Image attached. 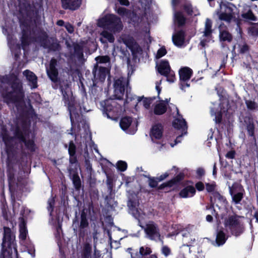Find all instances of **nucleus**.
<instances>
[{"label": "nucleus", "instance_id": "obj_1", "mask_svg": "<svg viewBox=\"0 0 258 258\" xmlns=\"http://www.w3.org/2000/svg\"><path fill=\"white\" fill-rule=\"evenodd\" d=\"M97 25L113 32H118L122 28L120 19L113 15H107L100 18L98 20Z\"/></svg>", "mask_w": 258, "mask_h": 258}, {"label": "nucleus", "instance_id": "obj_2", "mask_svg": "<svg viewBox=\"0 0 258 258\" xmlns=\"http://www.w3.org/2000/svg\"><path fill=\"white\" fill-rule=\"evenodd\" d=\"M220 8V11L217 13L219 19L226 22H230L234 15V6L230 3H221Z\"/></svg>", "mask_w": 258, "mask_h": 258}, {"label": "nucleus", "instance_id": "obj_3", "mask_svg": "<svg viewBox=\"0 0 258 258\" xmlns=\"http://www.w3.org/2000/svg\"><path fill=\"white\" fill-rule=\"evenodd\" d=\"M15 236L12 233L9 228L4 227V233L2 246L3 250H7V248L10 249L12 252V249L15 252H17V249L15 243Z\"/></svg>", "mask_w": 258, "mask_h": 258}, {"label": "nucleus", "instance_id": "obj_4", "mask_svg": "<svg viewBox=\"0 0 258 258\" xmlns=\"http://www.w3.org/2000/svg\"><path fill=\"white\" fill-rule=\"evenodd\" d=\"M128 81L124 78L116 80L114 83V97L116 99L122 98L125 88H127Z\"/></svg>", "mask_w": 258, "mask_h": 258}, {"label": "nucleus", "instance_id": "obj_5", "mask_svg": "<svg viewBox=\"0 0 258 258\" xmlns=\"http://www.w3.org/2000/svg\"><path fill=\"white\" fill-rule=\"evenodd\" d=\"M193 228V227H188L186 229L182 231V236L184 237L183 239V242H185V244H183L180 247V251H183L184 248H185L186 250L190 252L189 246L195 241V239L192 238V236L191 233H189V231Z\"/></svg>", "mask_w": 258, "mask_h": 258}, {"label": "nucleus", "instance_id": "obj_6", "mask_svg": "<svg viewBox=\"0 0 258 258\" xmlns=\"http://www.w3.org/2000/svg\"><path fill=\"white\" fill-rule=\"evenodd\" d=\"M230 193L232 198V201L235 204L239 203L243 198L244 190L241 186L239 184H233L229 187Z\"/></svg>", "mask_w": 258, "mask_h": 258}, {"label": "nucleus", "instance_id": "obj_7", "mask_svg": "<svg viewBox=\"0 0 258 258\" xmlns=\"http://www.w3.org/2000/svg\"><path fill=\"white\" fill-rule=\"evenodd\" d=\"M144 230L147 236L151 239H156L160 237L159 230L153 222H150L147 224Z\"/></svg>", "mask_w": 258, "mask_h": 258}, {"label": "nucleus", "instance_id": "obj_8", "mask_svg": "<svg viewBox=\"0 0 258 258\" xmlns=\"http://www.w3.org/2000/svg\"><path fill=\"white\" fill-rule=\"evenodd\" d=\"M172 107H173V110L176 113V116H175V118L173 122V126L177 129L181 130L183 132H184L187 128L185 120L179 114L177 108L174 105H172Z\"/></svg>", "mask_w": 258, "mask_h": 258}, {"label": "nucleus", "instance_id": "obj_9", "mask_svg": "<svg viewBox=\"0 0 258 258\" xmlns=\"http://www.w3.org/2000/svg\"><path fill=\"white\" fill-rule=\"evenodd\" d=\"M191 74V70L188 67H184L179 71L180 80L182 82L180 87L182 90L184 88L185 86L187 87L189 86V85L187 83H185V82L190 78Z\"/></svg>", "mask_w": 258, "mask_h": 258}, {"label": "nucleus", "instance_id": "obj_10", "mask_svg": "<svg viewBox=\"0 0 258 258\" xmlns=\"http://www.w3.org/2000/svg\"><path fill=\"white\" fill-rule=\"evenodd\" d=\"M212 21L210 19L207 18L205 22L204 30L203 31V36L206 37L207 40H205V39L203 38L201 41V45L203 47L206 46V42L207 41H209L211 40V34L212 32Z\"/></svg>", "mask_w": 258, "mask_h": 258}, {"label": "nucleus", "instance_id": "obj_11", "mask_svg": "<svg viewBox=\"0 0 258 258\" xmlns=\"http://www.w3.org/2000/svg\"><path fill=\"white\" fill-rule=\"evenodd\" d=\"M163 127L160 123H156L153 125L150 131V137L153 141L160 139L163 135Z\"/></svg>", "mask_w": 258, "mask_h": 258}, {"label": "nucleus", "instance_id": "obj_12", "mask_svg": "<svg viewBox=\"0 0 258 258\" xmlns=\"http://www.w3.org/2000/svg\"><path fill=\"white\" fill-rule=\"evenodd\" d=\"M225 226L233 232L235 229L240 227V222L236 216H230L225 221Z\"/></svg>", "mask_w": 258, "mask_h": 258}, {"label": "nucleus", "instance_id": "obj_13", "mask_svg": "<svg viewBox=\"0 0 258 258\" xmlns=\"http://www.w3.org/2000/svg\"><path fill=\"white\" fill-rule=\"evenodd\" d=\"M56 65V60L55 59H52L50 61L49 68L47 69V74L53 82H56L57 79L58 73L55 69Z\"/></svg>", "mask_w": 258, "mask_h": 258}, {"label": "nucleus", "instance_id": "obj_14", "mask_svg": "<svg viewBox=\"0 0 258 258\" xmlns=\"http://www.w3.org/2000/svg\"><path fill=\"white\" fill-rule=\"evenodd\" d=\"M62 7L66 9L75 10L79 8L81 4V0H61Z\"/></svg>", "mask_w": 258, "mask_h": 258}, {"label": "nucleus", "instance_id": "obj_15", "mask_svg": "<svg viewBox=\"0 0 258 258\" xmlns=\"http://www.w3.org/2000/svg\"><path fill=\"white\" fill-rule=\"evenodd\" d=\"M168 102L167 99L165 100H158L155 103L154 109V113L156 114L160 115L163 114L166 110V105Z\"/></svg>", "mask_w": 258, "mask_h": 258}, {"label": "nucleus", "instance_id": "obj_16", "mask_svg": "<svg viewBox=\"0 0 258 258\" xmlns=\"http://www.w3.org/2000/svg\"><path fill=\"white\" fill-rule=\"evenodd\" d=\"M172 41L176 46H182L184 42V33L182 31L175 33L172 35Z\"/></svg>", "mask_w": 258, "mask_h": 258}, {"label": "nucleus", "instance_id": "obj_17", "mask_svg": "<svg viewBox=\"0 0 258 258\" xmlns=\"http://www.w3.org/2000/svg\"><path fill=\"white\" fill-rule=\"evenodd\" d=\"M123 42L126 46L131 49L134 53L138 52L141 50L140 47L132 37H128L127 39H123Z\"/></svg>", "mask_w": 258, "mask_h": 258}, {"label": "nucleus", "instance_id": "obj_18", "mask_svg": "<svg viewBox=\"0 0 258 258\" xmlns=\"http://www.w3.org/2000/svg\"><path fill=\"white\" fill-rule=\"evenodd\" d=\"M195 193L196 189L194 186H187L180 191L179 196L182 198H187L192 197Z\"/></svg>", "mask_w": 258, "mask_h": 258}, {"label": "nucleus", "instance_id": "obj_19", "mask_svg": "<svg viewBox=\"0 0 258 258\" xmlns=\"http://www.w3.org/2000/svg\"><path fill=\"white\" fill-rule=\"evenodd\" d=\"M23 74L26 76L28 81L30 83L31 86L33 88L37 87V77L35 74L29 71H25L24 72Z\"/></svg>", "mask_w": 258, "mask_h": 258}, {"label": "nucleus", "instance_id": "obj_20", "mask_svg": "<svg viewBox=\"0 0 258 258\" xmlns=\"http://www.w3.org/2000/svg\"><path fill=\"white\" fill-rule=\"evenodd\" d=\"M158 70L161 75L167 76L171 71L168 62L165 60L161 61L158 67Z\"/></svg>", "mask_w": 258, "mask_h": 258}, {"label": "nucleus", "instance_id": "obj_21", "mask_svg": "<svg viewBox=\"0 0 258 258\" xmlns=\"http://www.w3.org/2000/svg\"><path fill=\"white\" fill-rule=\"evenodd\" d=\"M158 99L155 97L153 98H138L139 102L142 104L146 108H149L150 105L155 104L158 102Z\"/></svg>", "mask_w": 258, "mask_h": 258}, {"label": "nucleus", "instance_id": "obj_22", "mask_svg": "<svg viewBox=\"0 0 258 258\" xmlns=\"http://www.w3.org/2000/svg\"><path fill=\"white\" fill-rule=\"evenodd\" d=\"M185 12L190 16H196L200 15V12L196 7H192L191 4L187 3L184 6Z\"/></svg>", "mask_w": 258, "mask_h": 258}, {"label": "nucleus", "instance_id": "obj_23", "mask_svg": "<svg viewBox=\"0 0 258 258\" xmlns=\"http://www.w3.org/2000/svg\"><path fill=\"white\" fill-rule=\"evenodd\" d=\"M219 106L218 104H214V106L211 108V113L212 116H215V121L216 122H220L221 119V112L217 109Z\"/></svg>", "mask_w": 258, "mask_h": 258}, {"label": "nucleus", "instance_id": "obj_24", "mask_svg": "<svg viewBox=\"0 0 258 258\" xmlns=\"http://www.w3.org/2000/svg\"><path fill=\"white\" fill-rule=\"evenodd\" d=\"M20 228V238L22 240L26 238L27 235V230L26 228L25 223L23 218L21 219L20 223L19 224Z\"/></svg>", "mask_w": 258, "mask_h": 258}, {"label": "nucleus", "instance_id": "obj_25", "mask_svg": "<svg viewBox=\"0 0 258 258\" xmlns=\"http://www.w3.org/2000/svg\"><path fill=\"white\" fill-rule=\"evenodd\" d=\"M132 119L128 117H124L120 121V126L123 131H126L131 126Z\"/></svg>", "mask_w": 258, "mask_h": 258}, {"label": "nucleus", "instance_id": "obj_26", "mask_svg": "<svg viewBox=\"0 0 258 258\" xmlns=\"http://www.w3.org/2000/svg\"><path fill=\"white\" fill-rule=\"evenodd\" d=\"M69 153L70 156V162L73 163L75 162V159L74 156L76 153V146L73 142H71L69 144Z\"/></svg>", "mask_w": 258, "mask_h": 258}, {"label": "nucleus", "instance_id": "obj_27", "mask_svg": "<svg viewBox=\"0 0 258 258\" xmlns=\"http://www.w3.org/2000/svg\"><path fill=\"white\" fill-rule=\"evenodd\" d=\"M128 206L130 209L131 212L136 218L140 219L142 218L141 214L139 211L138 209L136 206L132 205V203L130 201L128 203Z\"/></svg>", "mask_w": 258, "mask_h": 258}, {"label": "nucleus", "instance_id": "obj_28", "mask_svg": "<svg viewBox=\"0 0 258 258\" xmlns=\"http://www.w3.org/2000/svg\"><path fill=\"white\" fill-rule=\"evenodd\" d=\"M226 241L225 234L222 231L218 232L216 237V243L218 246L223 245Z\"/></svg>", "mask_w": 258, "mask_h": 258}, {"label": "nucleus", "instance_id": "obj_29", "mask_svg": "<svg viewBox=\"0 0 258 258\" xmlns=\"http://www.w3.org/2000/svg\"><path fill=\"white\" fill-rule=\"evenodd\" d=\"M177 172V169L175 167H173L172 169L161 175L158 178V181H162L166 178L170 174H174Z\"/></svg>", "mask_w": 258, "mask_h": 258}, {"label": "nucleus", "instance_id": "obj_30", "mask_svg": "<svg viewBox=\"0 0 258 258\" xmlns=\"http://www.w3.org/2000/svg\"><path fill=\"white\" fill-rule=\"evenodd\" d=\"M174 21L179 25H183L185 23V19L181 13L177 12L174 14Z\"/></svg>", "mask_w": 258, "mask_h": 258}, {"label": "nucleus", "instance_id": "obj_31", "mask_svg": "<svg viewBox=\"0 0 258 258\" xmlns=\"http://www.w3.org/2000/svg\"><path fill=\"white\" fill-rule=\"evenodd\" d=\"M101 35L102 37L100 38V41L104 43V41L103 40V38L106 39L108 41H109L110 42H112L114 41V37L113 35L107 32L106 31H103L101 33Z\"/></svg>", "mask_w": 258, "mask_h": 258}, {"label": "nucleus", "instance_id": "obj_32", "mask_svg": "<svg viewBox=\"0 0 258 258\" xmlns=\"http://www.w3.org/2000/svg\"><path fill=\"white\" fill-rule=\"evenodd\" d=\"M220 38L222 41H230L232 39L231 35L227 31H223L220 33Z\"/></svg>", "mask_w": 258, "mask_h": 258}, {"label": "nucleus", "instance_id": "obj_33", "mask_svg": "<svg viewBox=\"0 0 258 258\" xmlns=\"http://www.w3.org/2000/svg\"><path fill=\"white\" fill-rule=\"evenodd\" d=\"M140 253L142 255H146L152 252L151 248L148 246H144L140 248Z\"/></svg>", "mask_w": 258, "mask_h": 258}, {"label": "nucleus", "instance_id": "obj_34", "mask_svg": "<svg viewBox=\"0 0 258 258\" xmlns=\"http://www.w3.org/2000/svg\"><path fill=\"white\" fill-rule=\"evenodd\" d=\"M242 17L245 19L255 21L256 20L255 17L254 16L251 11H248L247 13L243 14L242 15Z\"/></svg>", "mask_w": 258, "mask_h": 258}, {"label": "nucleus", "instance_id": "obj_35", "mask_svg": "<svg viewBox=\"0 0 258 258\" xmlns=\"http://www.w3.org/2000/svg\"><path fill=\"white\" fill-rule=\"evenodd\" d=\"M88 223L86 218V215L84 213L81 214V220L80 222V227L84 228L88 226Z\"/></svg>", "mask_w": 258, "mask_h": 258}, {"label": "nucleus", "instance_id": "obj_36", "mask_svg": "<svg viewBox=\"0 0 258 258\" xmlns=\"http://www.w3.org/2000/svg\"><path fill=\"white\" fill-rule=\"evenodd\" d=\"M117 168L121 171H124L126 169L127 164L125 162L123 161H119L117 163Z\"/></svg>", "mask_w": 258, "mask_h": 258}, {"label": "nucleus", "instance_id": "obj_37", "mask_svg": "<svg viewBox=\"0 0 258 258\" xmlns=\"http://www.w3.org/2000/svg\"><path fill=\"white\" fill-rule=\"evenodd\" d=\"M16 137L22 140L23 142L25 143L26 145L28 146V147H31L32 145H33V142L32 141L27 143L25 141V138L23 136V135L18 132L16 135Z\"/></svg>", "mask_w": 258, "mask_h": 258}, {"label": "nucleus", "instance_id": "obj_38", "mask_svg": "<svg viewBox=\"0 0 258 258\" xmlns=\"http://www.w3.org/2000/svg\"><path fill=\"white\" fill-rule=\"evenodd\" d=\"M158 178H159L158 177H156V178H155V177L149 178L148 181H149V184L150 186H151L152 187H156L157 185L158 182L160 181H158Z\"/></svg>", "mask_w": 258, "mask_h": 258}, {"label": "nucleus", "instance_id": "obj_39", "mask_svg": "<svg viewBox=\"0 0 258 258\" xmlns=\"http://www.w3.org/2000/svg\"><path fill=\"white\" fill-rule=\"evenodd\" d=\"M92 248L91 246L89 244H86L84 247V254L85 257L88 258L90 255Z\"/></svg>", "mask_w": 258, "mask_h": 258}, {"label": "nucleus", "instance_id": "obj_40", "mask_svg": "<svg viewBox=\"0 0 258 258\" xmlns=\"http://www.w3.org/2000/svg\"><path fill=\"white\" fill-rule=\"evenodd\" d=\"M166 52H167L165 48H160L157 51V54L156 55V58H160V57L163 56L166 54Z\"/></svg>", "mask_w": 258, "mask_h": 258}, {"label": "nucleus", "instance_id": "obj_41", "mask_svg": "<svg viewBox=\"0 0 258 258\" xmlns=\"http://www.w3.org/2000/svg\"><path fill=\"white\" fill-rule=\"evenodd\" d=\"M96 60L100 63H106L109 61V58L107 56H98L96 58Z\"/></svg>", "mask_w": 258, "mask_h": 258}, {"label": "nucleus", "instance_id": "obj_42", "mask_svg": "<svg viewBox=\"0 0 258 258\" xmlns=\"http://www.w3.org/2000/svg\"><path fill=\"white\" fill-rule=\"evenodd\" d=\"M245 103L247 108L249 109H254L256 107V103L253 101L246 100Z\"/></svg>", "mask_w": 258, "mask_h": 258}, {"label": "nucleus", "instance_id": "obj_43", "mask_svg": "<svg viewBox=\"0 0 258 258\" xmlns=\"http://www.w3.org/2000/svg\"><path fill=\"white\" fill-rule=\"evenodd\" d=\"M114 104L115 102L112 100H107L105 102H104V105H106L105 109L106 110V111L109 112L111 110V108L109 106V104L112 105Z\"/></svg>", "mask_w": 258, "mask_h": 258}, {"label": "nucleus", "instance_id": "obj_44", "mask_svg": "<svg viewBox=\"0 0 258 258\" xmlns=\"http://www.w3.org/2000/svg\"><path fill=\"white\" fill-rule=\"evenodd\" d=\"M206 190L208 192H212L215 189V184L214 183H207L206 184Z\"/></svg>", "mask_w": 258, "mask_h": 258}, {"label": "nucleus", "instance_id": "obj_45", "mask_svg": "<svg viewBox=\"0 0 258 258\" xmlns=\"http://www.w3.org/2000/svg\"><path fill=\"white\" fill-rule=\"evenodd\" d=\"M167 77V81L172 83L175 80V77H174V74L173 72H171L170 71L169 73H168V74L167 75V76H166Z\"/></svg>", "mask_w": 258, "mask_h": 258}, {"label": "nucleus", "instance_id": "obj_46", "mask_svg": "<svg viewBox=\"0 0 258 258\" xmlns=\"http://www.w3.org/2000/svg\"><path fill=\"white\" fill-rule=\"evenodd\" d=\"M54 198H50L48 201V204L49 205L48 207V210L49 211L51 212L52 211L53 206L54 205Z\"/></svg>", "mask_w": 258, "mask_h": 258}, {"label": "nucleus", "instance_id": "obj_47", "mask_svg": "<svg viewBox=\"0 0 258 258\" xmlns=\"http://www.w3.org/2000/svg\"><path fill=\"white\" fill-rule=\"evenodd\" d=\"M162 252L165 256H167L170 254V249L167 246H164L162 248Z\"/></svg>", "mask_w": 258, "mask_h": 258}, {"label": "nucleus", "instance_id": "obj_48", "mask_svg": "<svg viewBox=\"0 0 258 258\" xmlns=\"http://www.w3.org/2000/svg\"><path fill=\"white\" fill-rule=\"evenodd\" d=\"M179 176H176L175 178L172 179L167 183L165 184V186H171L174 183L179 181L180 178L178 177Z\"/></svg>", "mask_w": 258, "mask_h": 258}, {"label": "nucleus", "instance_id": "obj_49", "mask_svg": "<svg viewBox=\"0 0 258 258\" xmlns=\"http://www.w3.org/2000/svg\"><path fill=\"white\" fill-rule=\"evenodd\" d=\"M196 187L199 191H202L204 190L205 186L203 182H198L196 184Z\"/></svg>", "mask_w": 258, "mask_h": 258}, {"label": "nucleus", "instance_id": "obj_50", "mask_svg": "<svg viewBox=\"0 0 258 258\" xmlns=\"http://www.w3.org/2000/svg\"><path fill=\"white\" fill-rule=\"evenodd\" d=\"M172 228H175V229H177V231H175V232L172 231L173 235H176V234H177L178 233V232L179 231V230L181 228V226L179 225L175 224V225H173L172 226Z\"/></svg>", "mask_w": 258, "mask_h": 258}, {"label": "nucleus", "instance_id": "obj_51", "mask_svg": "<svg viewBox=\"0 0 258 258\" xmlns=\"http://www.w3.org/2000/svg\"><path fill=\"white\" fill-rule=\"evenodd\" d=\"M161 84V80L159 81V82H157L156 83L155 88H156L157 91L158 92V95L159 94V93L161 91V88L160 87Z\"/></svg>", "mask_w": 258, "mask_h": 258}, {"label": "nucleus", "instance_id": "obj_52", "mask_svg": "<svg viewBox=\"0 0 258 258\" xmlns=\"http://www.w3.org/2000/svg\"><path fill=\"white\" fill-rule=\"evenodd\" d=\"M117 13L120 15H123L126 13V9L124 8H119L117 9Z\"/></svg>", "mask_w": 258, "mask_h": 258}, {"label": "nucleus", "instance_id": "obj_53", "mask_svg": "<svg viewBox=\"0 0 258 258\" xmlns=\"http://www.w3.org/2000/svg\"><path fill=\"white\" fill-rule=\"evenodd\" d=\"M65 27L69 32L72 33L74 31V28L70 24H66Z\"/></svg>", "mask_w": 258, "mask_h": 258}, {"label": "nucleus", "instance_id": "obj_54", "mask_svg": "<svg viewBox=\"0 0 258 258\" xmlns=\"http://www.w3.org/2000/svg\"><path fill=\"white\" fill-rule=\"evenodd\" d=\"M74 181L75 184V186L78 187L80 185V181H79V178L78 176H74Z\"/></svg>", "mask_w": 258, "mask_h": 258}, {"label": "nucleus", "instance_id": "obj_55", "mask_svg": "<svg viewBox=\"0 0 258 258\" xmlns=\"http://www.w3.org/2000/svg\"><path fill=\"white\" fill-rule=\"evenodd\" d=\"M226 156L230 159H232L234 157V153L233 151L229 152L227 153Z\"/></svg>", "mask_w": 258, "mask_h": 258}, {"label": "nucleus", "instance_id": "obj_56", "mask_svg": "<svg viewBox=\"0 0 258 258\" xmlns=\"http://www.w3.org/2000/svg\"><path fill=\"white\" fill-rule=\"evenodd\" d=\"M118 1L122 5L127 6L129 5L128 0H118Z\"/></svg>", "mask_w": 258, "mask_h": 258}, {"label": "nucleus", "instance_id": "obj_57", "mask_svg": "<svg viewBox=\"0 0 258 258\" xmlns=\"http://www.w3.org/2000/svg\"><path fill=\"white\" fill-rule=\"evenodd\" d=\"M197 173L200 176H201L204 174V170L202 168H199L197 170Z\"/></svg>", "mask_w": 258, "mask_h": 258}, {"label": "nucleus", "instance_id": "obj_58", "mask_svg": "<svg viewBox=\"0 0 258 258\" xmlns=\"http://www.w3.org/2000/svg\"><path fill=\"white\" fill-rule=\"evenodd\" d=\"M181 137V136H179L178 137H177L175 141L174 144H172V143H170V144L171 147H173L174 146V145H176L177 142H180V139Z\"/></svg>", "mask_w": 258, "mask_h": 258}, {"label": "nucleus", "instance_id": "obj_59", "mask_svg": "<svg viewBox=\"0 0 258 258\" xmlns=\"http://www.w3.org/2000/svg\"><path fill=\"white\" fill-rule=\"evenodd\" d=\"M183 0H172V3L173 6H175L179 3H181Z\"/></svg>", "mask_w": 258, "mask_h": 258}, {"label": "nucleus", "instance_id": "obj_60", "mask_svg": "<svg viewBox=\"0 0 258 258\" xmlns=\"http://www.w3.org/2000/svg\"><path fill=\"white\" fill-rule=\"evenodd\" d=\"M247 46L246 45H243L242 48L240 49V52L243 53L247 51Z\"/></svg>", "mask_w": 258, "mask_h": 258}, {"label": "nucleus", "instance_id": "obj_61", "mask_svg": "<svg viewBox=\"0 0 258 258\" xmlns=\"http://www.w3.org/2000/svg\"><path fill=\"white\" fill-rule=\"evenodd\" d=\"M212 219H213V217L211 215H208L207 216L206 220L207 221L211 222L212 221Z\"/></svg>", "mask_w": 258, "mask_h": 258}, {"label": "nucleus", "instance_id": "obj_62", "mask_svg": "<svg viewBox=\"0 0 258 258\" xmlns=\"http://www.w3.org/2000/svg\"><path fill=\"white\" fill-rule=\"evenodd\" d=\"M69 110H70V118H71V121L72 122H73V111L72 110V109L71 108H69Z\"/></svg>", "mask_w": 258, "mask_h": 258}, {"label": "nucleus", "instance_id": "obj_63", "mask_svg": "<svg viewBox=\"0 0 258 258\" xmlns=\"http://www.w3.org/2000/svg\"><path fill=\"white\" fill-rule=\"evenodd\" d=\"M57 24H58V25H59V26H62V25L63 24L64 22H63V21H62V20H59V21H58L57 22Z\"/></svg>", "mask_w": 258, "mask_h": 258}, {"label": "nucleus", "instance_id": "obj_64", "mask_svg": "<svg viewBox=\"0 0 258 258\" xmlns=\"http://www.w3.org/2000/svg\"><path fill=\"white\" fill-rule=\"evenodd\" d=\"M254 217L256 218V221L258 222V212L255 213Z\"/></svg>", "mask_w": 258, "mask_h": 258}]
</instances>
